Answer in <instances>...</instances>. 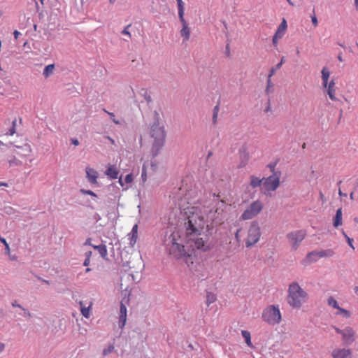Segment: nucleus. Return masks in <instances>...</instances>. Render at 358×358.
<instances>
[{
  "instance_id": "obj_1",
  "label": "nucleus",
  "mask_w": 358,
  "mask_h": 358,
  "mask_svg": "<svg viewBox=\"0 0 358 358\" xmlns=\"http://www.w3.org/2000/svg\"><path fill=\"white\" fill-rule=\"evenodd\" d=\"M204 220L200 216L193 215L188 217L186 225L187 243L192 250L207 251L210 248L208 236L201 234L204 228Z\"/></svg>"
},
{
  "instance_id": "obj_2",
  "label": "nucleus",
  "mask_w": 358,
  "mask_h": 358,
  "mask_svg": "<svg viewBox=\"0 0 358 358\" xmlns=\"http://www.w3.org/2000/svg\"><path fill=\"white\" fill-rule=\"evenodd\" d=\"M164 244L169 254L176 259H179L187 254L178 231H173L165 237Z\"/></svg>"
},
{
  "instance_id": "obj_3",
  "label": "nucleus",
  "mask_w": 358,
  "mask_h": 358,
  "mask_svg": "<svg viewBox=\"0 0 358 358\" xmlns=\"http://www.w3.org/2000/svg\"><path fill=\"white\" fill-rule=\"evenodd\" d=\"M287 293V302L293 308H301L308 295L296 282H293L289 285Z\"/></svg>"
},
{
  "instance_id": "obj_4",
  "label": "nucleus",
  "mask_w": 358,
  "mask_h": 358,
  "mask_svg": "<svg viewBox=\"0 0 358 358\" xmlns=\"http://www.w3.org/2000/svg\"><path fill=\"white\" fill-rule=\"evenodd\" d=\"M262 320L270 325L279 324L282 320L281 313L278 306L270 305L262 313Z\"/></svg>"
},
{
  "instance_id": "obj_5",
  "label": "nucleus",
  "mask_w": 358,
  "mask_h": 358,
  "mask_svg": "<svg viewBox=\"0 0 358 358\" xmlns=\"http://www.w3.org/2000/svg\"><path fill=\"white\" fill-rule=\"evenodd\" d=\"M261 235V229L258 222L252 221L248 229L247 238L245 239L246 248H251L255 245L259 241Z\"/></svg>"
},
{
  "instance_id": "obj_6",
  "label": "nucleus",
  "mask_w": 358,
  "mask_h": 358,
  "mask_svg": "<svg viewBox=\"0 0 358 358\" xmlns=\"http://www.w3.org/2000/svg\"><path fill=\"white\" fill-rule=\"evenodd\" d=\"M306 236V231L303 229L294 231L286 235V238L289 243L292 250H296L298 249Z\"/></svg>"
},
{
  "instance_id": "obj_7",
  "label": "nucleus",
  "mask_w": 358,
  "mask_h": 358,
  "mask_svg": "<svg viewBox=\"0 0 358 358\" xmlns=\"http://www.w3.org/2000/svg\"><path fill=\"white\" fill-rule=\"evenodd\" d=\"M263 209V203L259 200L253 201L242 213L241 219L248 220L256 217Z\"/></svg>"
},
{
  "instance_id": "obj_8",
  "label": "nucleus",
  "mask_w": 358,
  "mask_h": 358,
  "mask_svg": "<svg viewBox=\"0 0 358 358\" xmlns=\"http://www.w3.org/2000/svg\"><path fill=\"white\" fill-rule=\"evenodd\" d=\"M280 172L273 173V175L264 178L263 187L266 192L275 191L280 186Z\"/></svg>"
},
{
  "instance_id": "obj_9",
  "label": "nucleus",
  "mask_w": 358,
  "mask_h": 358,
  "mask_svg": "<svg viewBox=\"0 0 358 358\" xmlns=\"http://www.w3.org/2000/svg\"><path fill=\"white\" fill-rule=\"evenodd\" d=\"M150 136L154 141H165L166 132L164 127L159 126V124L153 123L151 126Z\"/></svg>"
},
{
  "instance_id": "obj_10",
  "label": "nucleus",
  "mask_w": 358,
  "mask_h": 358,
  "mask_svg": "<svg viewBox=\"0 0 358 358\" xmlns=\"http://www.w3.org/2000/svg\"><path fill=\"white\" fill-rule=\"evenodd\" d=\"M239 164L238 168L245 167L250 159V153L246 143L243 144L238 150Z\"/></svg>"
},
{
  "instance_id": "obj_11",
  "label": "nucleus",
  "mask_w": 358,
  "mask_h": 358,
  "mask_svg": "<svg viewBox=\"0 0 358 358\" xmlns=\"http://www.w3.org/2000/svg\"><path fill=\"white\" fill-rule=\"evenodd\" d=\"M287 22L285 19H283L282 22L278 26L276 32L275 33L274 36H273L272 43H273V45H277L278 41L282 38V36H284L285 32L287 29Z\"/></svg>"
},
{
  "instance_id": "obj_12",
  "label": "nucleus",
  "mask_w": 358,
  "mask_h": 358,
  "mask_svg": "<svg viewBox=\"0 0 358 358\" xmlns=\"http://www.w3.org/2000/svg\"><path fill=\"white\" fill-rule=\"evenodd\" d=\"M355 331L350 327H346L343 329V332L342 334V339L345 344L350 345L355 341Z\"/></svg>"
},
{
  "instance_id": "obj_13",
  "label": "nucleus",
  "mask_w": 358,
  "mask_h": 358,
  "mask_svg": "<svg viewBox=\"0 0 358 358\" xmlns=\"http://www.w3.org/2000/svg\"><path fill=\"white\" fill-rule=\"evenodd\" d=\"M332 358H351L352 350L346 348H335L331 352Z\"/></svg>"
},
{
  "instance_id": "obj_14",
  "label": "nucleus",
  "mask_w": 358,
  "mask_h": 358,
  "mask_svg": "<svg viewBox=\"0 0 358 358\" xmlns=\"http://www.w3.org/2000/svg\"><path fill=\"white\" fill-rule=\"evenodd\" d=\"M15 148L17 150H14L13 153L18 157H25L31 152V147L28 144H24L23 146H15Z\"/></svg>"
},
{
  "instance_id": "obj_15",
  "label": "nucleus",
  "mask_w": 358,
  "mask_h": 358,
  "mask_svg": "<svg viewBox=\"0 0 358 358\" xmlns=\"http://www.w3.org/2000/svg\"><path fill=\"white\" fill-rule=\"evenodd\" d=\"M334 251L332 249H327L324 250H313L309 252V256H316L318 259L322 257H331L334 256Z\"/></svg>"
},
{
  "instance_id": "obj_16",
  "label": "nucleus",
  "mask_w": 358,
  "mask_h": 358,
  "mask_svg": "<svg viewBox=\"0 0 358 358\" xmlns=\"http://www.w3.org/2000/svg\"><path fill=\"white\" fill-rule=\"evenodd\" d=\"M6 161L9 168L18 167L23 164L22 161L13 152L11 155L7 156Z\"/></svg>"
},
{
  "instance_id": "obj_17",
  "label": "nucleus",
  "mask_w": 358,
  "mask_h": 358,
  "mask_svg": "<svg viewBox=\"0 0 358 358\" xmlns=\"http://www.w3.org/2000/svg\"><path fill=\"white\" fill-rule=\"evenodd\" d=\"M164 143L165 141H154L151 148V155L153 158L159 154L160 150L164 145Z\"/></svg>"
},
{
  "instance_id": "obj_18",
  "label": "nucleus",
  "mask_w": 358,
  "mask_h": 358,
  "mask_svg": "<svg viewBox=\"0 0 358 358\" xmlns=\"http://www.w3.org/2000/svg\"><path fill=\"white\" fill-rule=\"evenodd\" d=\"M182 23V28L181 29L180 33V36L183 38V41H187L189 39L190 37V30L188 27L187 22L185 18L183 20H180Z\"/></svg>"
},
{
  "instance_id": "obj_19",
  "label": "nucleus",
  "mask_w": 358,
  "mask_h": 358,
  "mask_svg": "<svg viewBox=\"0 0 358 358\" xmlns=\"http://www.w3.org/2000/svg\"><path fill=\"white\" fill-rule=\"evenodd\" d=\"M87 178L89 182L91 184L97 183L98 173L93 169H86Z\"/></svg>"
},
{
  "instance_id": "obj_20",
  "label": "nucleus",
  "mask_w": 358,
  "mask_h": 358,
  "mask_svg": "<svg viewBox=\"0 0 358 358\" xmlns=\"http://www.w3.org/2000/svg\"><path fill=\"white\" fill-rule=\"evenodd\" d=\"M120 171L114 165H110L107 167L105 174L110 179H116L118 178Z\"/></svg>"
},
{
  "instance_id": "obj_21",
  "label": "nucleus",
  "mask_w": 358,
  "mask_h": 358,
  "mask_svg": "<svg viewBox=\"0 0 358 358\" xmlns=\"http://www.w3.org/2000/svg\"><path fill=\"white\" fill-rule=\"evenodd\" d=\"M92 248L99 252L101 257L103 259H106V260L108 259V252H107V248H106V245L101 244L99 245H92Z\"/></svg>"
},
{
  "instance_id": "obj_22",
  "label": "nucleus",
  "mask_w": 358,
  "mask_h": 358,
  "mask_svg": "<svg viewBox=\"0 0 358 358\" xmlns=\"http://www.w3.org/2000/svg\"><path fill=\"white\" fill-rule=\"evenodd\" d=\"M334 86L335 82L334 80H332L329 83H328L327 87H326L327 89V94L332 101L336 100V98L335 96Z\"/></svg>"
},
{
  "instance_id": "obj_23",
  "label": "nucleus",
  "mask_w": 358,
  "mask_h": 358,
  "mask_svg": "<svg viewBox=\"0 0 358 358\" xmlns=\"http://www.w3.org/2000/svg\"><path fill=\"white\" fill-rule=\"evenodd\" d=\"M334 227H338L342 224V208H340L336 210V215L334 217Z\"/></svg>"
},
{
  "instance_id": "obj_24",
  "label": "nucleus",
  "mask_w": 358,
  "mask_h": 358,
  "mask_svg": "<svg viewBox=\"0 0 358 358\" xmlns=\"http://www.w3.org/2000/svg\"><path fill=\"white\" fill-rule=\"evenodd\" d=\"M322 73V86L324 87H327L328 85V80L329 78L330 73L327 67H323L321 71Z\"/></svg>"
},
{
  "instance_id": "obj_25",
  "label": "nucleus",
  "mask_w": 358,
  "mask_h": 358,
  "mask_svg": "<svg viewBox=\"0 0 358 358\" xmlns=\"http://www.w3.org/2000/svg\"><path fill=\"white\" fill-rule=\"evenodd\" d=\"M178 10L179 20H183L185 15V3L182 0H176Z\"/></svg>"
},
{
  "instance_id": "obj_26",
  "label": "nucleus",
  "mask_w": 358,
  "mask_h": 358,
  "mask_svg": "<svg viewBox=\"0 0 358 358\" xmlns=\"http://www.w3.org/2000/svg\"><path fill=\"white\" fill-rule=\"evenodd\" d=\"M264 180L260 179L258 177H256L255 176H250V185L253 187L256 188L259 187L262 184H263Z\"/></svg>"
},
{
  "instance_id": "obj_27",
  "label": "nucleus",
  "mask_w": 358,
  "mask_h": 358,
  "mask_svg": "<svg viewBox=\"0 0 358 358\" xmlns=\"http://www.w3.org/2000/svg\"><path fill=\"white\" fill-rule=\"evenodd\" d=\"M241 334L243 337L245 338V343L250 348H253V345L251 342V336L250 333L246 330H242Z\"/></svg>"
},
{
  "instance_id": "obj_28",
  "label": "nucleus",
  "mask_w": 358,
  "mask_h": 358,
  "mask_svg": "<svg viewBox=\"0 0 358 358\" xmlns=\"http://www.w3.org/2000/svg\"><path fill=\"white\" fill-rule=\"evenodd\" d=\"M217 299V296L215 294L210 292L206 293V305L209 306L211 303H214Z\"/></svg>"
},
{
  "instance_id": "obj_29",
  "label": "nucleus",
  "mask_w": 358,
  "mask_h": 358,
  "mask_svg": "<svg viewBox=\"0 0 358 358\" xmlns=\"http://www.w3.org/2000/svg\"><path fill=\"white\" fill-rule=\"evenodd\" d=\"M337 315H341L345 318H349L351 316V313L349 310L344 309L343 308L339 307L337 309V313H336Z\"/></svg>"
},
{
  "instance_id": "obj_30",
  "label": "nucleus",
  "mask_w": 358,
  "mask_h": 358,
  "mask_svg": "<svg viewBox=\"0 0 358 358\" xmlns=\"http://www.w3.org/2000/svg\"><path fill=\"white\" fill-rule=\"evenodd\" d=\"M79 304H80V311H81V314L86 318H89L90 316V307H85L83 306V301H80L79 302Z\"/></svg>"
},
{
  "instance_id": "obj_31",
  "label": "nucleus",
  "mask_w": 358,
  "mask_h": 358,
  "mask_svg": "<svg viewBox=\"0 0 358 358\" xmlns=\"http://www.w3.org/2000/svg\"><path fill=\"white\" fill-rule=\"evenodd\" d=\"M55 69V65L54 64H49L46 66L43 70V74L45 78L49 77Z\"/></svg>"
},
{
  "instance_id": "obj_32",
  "label": "nucleus",
  "mask_w": 358,
  "mask_h": 358,
  "mask_svg": "<svg viewBox=\"0 0 358 358\" xmlns=\"http://www.w3.org/2000/svg\"><path fill=\"white\" fill-rule=\"evenodd\" d=\"M318 259L316 256H309V252L307 254L306 258L303 260L302 263L305 265L317 262Z\"/></svg>"
},
{
  "instance_id": "obj_33",
  "label": "nucleus",
  "mask_w": 358,
  "mask_h": 358,
  "mask_svg": "<svg viewBox=\"0 0 358 358\" xmlns=\"http://www.w3.org/2000/svg\"><path fill=\"white\" fill-rule=\"evenodd\" d=\"M327 304H328V306H331L336 309H338L340 307L338 306L337 301L333 296H329L328 298Z\"/></svg>"
},
{
  "instance_id": "obj_34",
  "label": "nucleus",
  "mask_w": 358,
  "mask_h": 358,
  "mask_svg": "<svg viewBox=\"0 0 358 358\" xmlns=\"http://www.w3.org/2000/svg\"><path fill=\"white\" fill-rule=\"evenodd\" d=\"M126 322L127 315H119L118 326L120 329H122L124 327Z\"/></svg>"
},
{
  "instance_id": "obj_35",
  "label": "nucleus",
  "mask_w": 358,
  "mask_h": 358,
  "mask_svg": "<svg viewBox=\"0 0 358 358\" xmlns=\"http://www.w3.org/2000/svg\"><path fill=\"white\" fill-rule=\"evenodd\" d=\"M103 112H105L106 113H107L110 116V120L115 124H120V122L115 117V115H114L113 113L108 112L106 109H103Z\"/></svg>"
},
{
  "instance_id": "obj_36",
  "label": "nucleus",
  "mask_w": 358,
  "mask_h": 358,
  "mask_svg": "<svg viewBox=\"0 0 358 358\" xmlns=\"http://www.w3.org/2000/svg\"><path fill=\"white\" fill-rule=\"evenodd\" d=\"M141 94L144 96L145 101L148 103H150L152 101L151 96L148 93L147 90L145 89L141 90Z\"/></svg>"
},
{
  "instance_id": "obj_37",
  "label": "nucleus",
  "mask_w": 358,
  "mask_h": 358,
  "mask_svg": "<svg viewBox=\"0 0 358 358\" xmlns=\"http://www.w3.org/2000/svg\"><path fill=\"white\" fill-rule=\"evenodd\" d=\"M80 192L83 194H87V195H90L93 197H97V195L94 192H92V190H87V189H80Z\"/></svg>"
},
{
  "instance_id": "obj_38",
  "label": "nucleus",
  "mask_w": 358,
  "mask_h": 358,
  "mask_svg": "<svg viewBox=\"0 0 358 358\" xmlns=\"http://www.w3.org/2000/svg\"><path fill=\"white\" fill-rule=\"evenodd\" d=\"M343 234L344 237L345 238V239H346V241H347L348 244L349 245V246H350V248H352V250H355V247H354V245H353V244H352V243H353V238H350V237H349V236H348V235H347L344 231H343Z\"/></svg>"
},
{
  "instance_id": "obj_39",
  "label": "nucleus",
  "mask_w": 358,
  "mask_h": 358,
  "mask_svg": "<svg viewBox=\"0 0 358 358\" xmlns=\"http://www.w3.org/2000/svg\"><path fill=\"white\" fill-rule=\"evenodd\" d=\"M273 87V84L271 82V78H269L268 76L267 85H266V89L265 90L266 93V94H269L271 92V90L270 89L272 88Z\"/></svg>"
},
{
  "instance_id": "obj_40",
  "label": "nucleus",
  "mask_w": 358,
  "mask_h": 358,
  "mask_svg": "<svg viewBox=\"0 0 358 358\" xmlns=\"http://www.w3.org/2000/svg\"><path fill=\"white\" fill-rule=\"evenodd\" d=\"M114 350V346L113 345H110L107 348L103 349V355L104 356L108 355L111 353Z\"/></svg>"
},
{
  "instance_id": "obj_41",
  "label": "nucleus",
  "mask_w": 358,
  "mask_h": 358,
  "mask_svg": "<svg viewBox=\"0 0 358 358\" xmlns=\"http://www.w3.org/2000/svg\"><path fill=\"white\" fill-rule=\"evenodd\" d=\"M127 310L126 306L121 302L120 306V315H127Z\"/></svg>"
},
{
  "instance_id": "obj_42",
  "label": "nucleus",
  "mask_w": 358,
  "mask_h": 358,
  "mask_svg": "<svg viewBox=\"0 0 358 358\" xmlns=\"http://www.w3.org/2000/svg\"><path fill=\"white\" fill-rule=\"evenodd\" d=\"M131 27V24L127 25L121 32L122 34L127 35L129 38H131V36L130 32L129 31V28Z\"/></svg>"
},
{
  "instance_id": "obj_43",
  "label": "nucleus",
  "mask_w": 358,
  "mask_h": 358,
  "mask_svg": "<svg viewBox=\"0 0 358 358\" xmlns=\"http://www.w3.org/2000/svg\"><path fill=\"white\" fill-rule=\"evenodd\" d=\"M15 124L16 120H14L12 122V127L9 129L8 134L12 136L15 133Z\"/></svg>"
},
{
  "instance_id": "obj_44",
  "label": "nucleus",
  "mask_w": 358,
  "mask_h": 358,
  "mask_svg": "<svg viewBox=\"0 0 358 358\" xmlns=\"http://www.w3.org/2000/svg\"><path fill=\"white\" fill-rule=\"evenodd\" d=\"M313 13H315V10H313ZM311 21L315 27H316L318 25V21L315 14L311 15Z\"/></svg>"
},
{
  "instance_id": "obj_45",
  "label": "nucleus",
  "mask_w": 358,
  "mask_h": 358,
  "mask_svg": "<svg viewBox=\"0 0 358 358\" xmlns=\"http://www.w3.org/2000/svg\"><path fill=\"white\" fill-rule=\"evenodd\" d=\"M195 193H196V192L194 190H192V189L188 191L185 194V199L189 200V199L193 197V196L194 195Z\"/></svg>"
},
{
  "instance_id": "obj_46",
  "label": "nucleus",
  "mask_w": 358,
  "mask_h": 358,
  "mask_svg": "<svg viewBox=\"0 0 358 358\" xmlns=\"http://www.w3.org/2000/svg\"><path fill=\"white\" fill-rule=\"evenodd\" d=\"M141 178L143 182L146 181V180H147V173H146L145 165H143V169H142Z\"/></svg>"
},
{
  "instance_id": "obj_47",
  "label": "nucleus",
  "mask_w": 358,
  "mask_h": 358,
  "mask_svg": "<svg viewBox=\"0 0 358 358\" xmlns=\"http://www.w3.org/2000/svg\"><path fill=\"white\" fill-rule=\"evenodd\" d=\"M137 237H138V236H136V235H131L129 237V240H130L129 243H130L131 246H134L135 245V243H136Z\"/></svg>"
},
{
  "instance_id": "obj_48",
  "label": "nucleus",
  "mask_w": 358,
  "mask_h": 358,
  "mask_svg": "<svg viewBox=\"0 0 358 358\" xmlns=\"http://www.w3.org/2000/svg\"><path fill=\"white\" fill-rule=\"evenodd\" d=\"M280 68H277V64L275 65V66L274 67H272L270 70V72L268 75V76L269 78H271L274 74L276 72L277 70L280 69Z\"/></svg>"
},
{
  "instance_id": "obj_49",
  "label": "nucleus",
  "mask_w": 358,
  "mask_h": 358,
  "mask_svg": "<svg viewBox=\"0 0 358 358\" xmlns=\"http://www.w3.org/2000/svg\"><path fill=\"white\" fill-rule=\"evenodd\" d=\"M133 181V176L132 174H127L124 178V182L131 183Z\"/></svg>"
},
{
  "instance_id": "obj_50",
  "label": "nucleus",
  "mask_w": 358,
  "mask_h": 358,
  "mask_svg": "<svg viewBox=\"0 0 358 358\" xmlns=\"http://www.w3.org/2000/svg\"><path fill=\"white\" fill-rule=\"evenodd\" d=\"M21 310L23 311V313L22 314L23 316L24 317H31V313L26 308H24V307H22L21 308Z\"/></svg>"
},
{
  "instance_id": "obj_51",
  "label": "nucleus",
  "mask_w": 358,
  "mask_h": 358,
  "mask_svg": "<svg viewBox=\"0 0 358 358\" xmlns=\"http://www.w3.org/2000/svg\"><path fill=\"white\" fill-rule=\"evenodd\" d=\"M131 235H136V236H138V225L137 224H134L132 227V229H131ZM130 235V234H129V236Z\"/></svg>"
},
{
  "instance_id": "obj_52",
  "label": "nucleus",
  "mask_w": 358,
  "mask_h": 358,
  "mask_svg": "<svg viewBox=\"0 0 358 358\" xmlns=\"http://www.w3.org/2000/svg\"><path fill=\"white\" fill-rule=\"evenodd\" d=\"M154 120H155L154 123L159 124V114L156 110L154 112Z\"/></svg>"
},
{
  "instance_id": "obj_53",
  "label": "nucleus",
  "mask_w": 358,
  "mask_h": 358,
  "mask_svg": "<svg viewBox=\"0 0 358 358\" xmlns=\"http://www.w3.org/2000/svg\"><path fill=\"white\" fill-rule=\"evenodd\" d=\"M241 231V229H238L235 233V238L238 243H239L241 241V238H240V235H239Z\"/></svg>"
},
{
  "instance_id": "obj_54",
  "label": "nucleus",
  "mask_w": 358,
  "mask_h": 358,
  "mask_svg": "<svg viewBox=\"0 0 358 358\" xmlns=\"http://www.w3.org/2000/svg\"><path fill=\"white\" fill-rule=\"evenodd\" d=\"M35 7H36V12H38L39 13V15H42L43 10L41 9V7L39 6V4L37 2H36Z\"/></svg>"
},
{
  "instance_id": "obj_55",
  "label": "nucleus",
  "mask_w": 358,
  "mask_h": 358,
  "mask_svg": "<svg viewBox=\"0 0 358 358\" xmlns=\"http://www.w3.org/2000/svg\"><path fill=\"white\" fill-rule=\"evenodd\" d=\"M11 305L14 308H20V309L22 308V306L20 305L16 300L13 301Z\"/></svg>"
},
{
  "instance_id": "obj_56",
  "label": "nucleus",
  "mask_w": 358,
  "mask_h": 358,
  "mask_svg": "<svg viewBox=\"0 0 358 358\" xmlns=\"http://www.w3.org/2000/svg\"><path fill=\"white\" fill-rule=\"evenodd\" d=\"M217 116H218V114H213L212 121H213V124L214 125H215L217 124Z\"/></svg>"
},
{
  "instance_id": "obj_57",
  "label": "nucleus",
  "mask_w": 358,
  "mask_h": 358,
  "mask_svg": "<svg viewBox=\"0 0 358 358\" xmlns=\"http://www.w3.org/2000/svg\"><path fill=\"white\" fill-rule=\"evenodd\" d=\"M285 57H281V59H280V62L277 64V68H281L282 65L283 64V63L285 62Z\"/></svg>"
},
{
  "instance_id": "obj_58",
  "label": "nucleus",
  "mask_w": 358,
  "mask_h": 358,
  "mask_svg": "<svg viewBox=\"0 0 358 358\" xmlns=\"http://www.w3.org/2000/svg\"><path fill=\"white\" fill-rule=\"evenodd\" d=\"M333 328L334 329L335 331L337 334H341L342 336L343 332V329H339L338 327H334Z\"/></svg>"
},
{
  "instance_id": "obj_59",
  "label": "nucleus",
  "mask_w": 358,
  "mask_h": 358,
  "mask_svg": "<svg viewBox=\"0 0 358 358\" xmlns=\"http://www.w3.org/2000/svg\"><path fill=\"white\" fill-rule=\"evenodd\" d=\"M91 241L92 240H91L90 238H87L85 242V243H84V245H90V246L92 247V245H94L92 244Z\"/></svg>"
},
{
  "instance_id": "obj_60",
  "label": "nucleus",
  "mask_w": 358,
  "mask_h": 358,
  "mask_svg": "<svg viewBox=\"0 0 358 358\" xmlns=\"http://www.w3.org/2000/svg\"><path fill=\"white\" fill-rule=\"evenodd\" d=\"M10 249L9 245H6L5 246V252H4L5 254L8 255H10Z\"/></svg>"
},
{
  "instance_id": "obj_61",
  "label": "nucleus",
  "mask_w": 358,
  "mask_h": 358,
  "mask_svg": "<svg viewBox=\"0 0 358 358\" xmlns=\"http://www.w3.org/2000/svg\"><path fill=\"white\" fill-rule=\"evenodd\" d=\"M13 35H14V38L15 39H17L18 38V36L20 35H21L20 32L18 31L17 30H15L14 32H13Z\"/></svg>"
},
{
  "instance_id": "obj_62",
  "label": "nucleus",
  "mask_w": 358,
  "mask_h": 358,
  "mask_svg": "<svg viewBox=\"0 0 358 358\" xmlns=\"http://www.w3.org/2000/svg\"><path fill=\"white\" fill-rule=\"evenodd\" d=\"M271 110V104H270V100L268 101L267 106L266 107L264 111L266 113L270 111Z\"/></svg>"
},
{
  "instance_id": "obj_63",
  "label": "nucleus",
  "mask_w": 358,
  "mask_h": 358,
  "mask_svg": "<svg viewBox=\"0 0 358 358\" xmlns=\"http://www.w3.org/2000/svg\"><path fill=\"white\" fill-rule=\"evenodd\" d=\"M71 143L73 144L74 145H79V141L78 139L76 138H71Z\"/></svg>"
},
{
  "instance_id": "obj_64",
  "label": "nucleus",
  "mask_w": 358,
  "mask_h": 358,
  "mask_svg": "<svg viewBox=\"0 0 358 358\" xmlns=\"http://www.w3.org/2000/svg\"><path fill=\"white\" fill-rule=\"evenodd\" d=\"M0 241L4 245V246H6V245H8L6 240L1 236H0Z\"/></svg>"
}]
</instances>
